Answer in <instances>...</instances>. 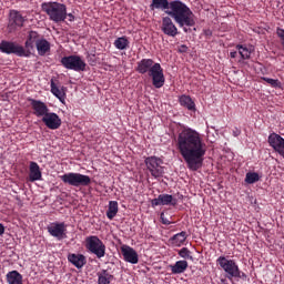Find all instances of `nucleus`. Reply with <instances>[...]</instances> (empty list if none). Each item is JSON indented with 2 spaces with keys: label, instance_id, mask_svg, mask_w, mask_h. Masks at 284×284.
<instances>
[{
  "label": "nucleus",
  "instance_id": "f257e3e1",
  "mask_svg": "<svg viewBox=\"0 0 284 284\" xmlns=\"http://www.w3.org/2000/svg\"><path fill=\"white\" fill-rule=\"evenodd\" d=\"M176 148L191 172H196L203 168L207 144L199 131L184 126L178 134Z\"/></svg>",
  "mask_w": 284,
  "mask_h": 284
},
{
  "label": "nucleus",
  "instance_id": "f03ea898",
  "mask_svg": "<svg viewBox=\"0 0 284 284\" xmlns=\"http://www.w3.org/2000/svg\"><path fill=\"white\" fill-rule=\"evenodd\" d=\"M165 12L171 19H174L175 23H178L179 28H182L183 32H192V28L196 26V16H194L192 9L181 0L171 1L169 10Z\"/></svg>",
  "mask_w": 284,
  "mask_h": 284
},
{
  "label": "nucleus",
  "instance_id": "7ed1b4c3",
  "mask_svg": "<svg viewBox=\"0 0 284 284\" xmlns=\"http://www.w3.org/2000/svg\"><path fill=\"white\" fill-rule=\"evenodd\" d=\"M135 70L139 74H149L152 79L153 88L161 89L165 85V74L161 63L154 62L152 59H142L138 62Z\"/></svg>",
  "mask_w": 284,
  "mask_h": 284
},
{
  "label": "nucleus",
  "instance_id": "20e7f679",
  "mask_svg": "<svg viewBox=\"0 0 284 284\" xmlns=\"http://www.w3.org/2000/svg\"><path fill=\"white\" fill-rule=\"evenodd\" d=\"M42 10L53 23H62L68 19V7L61 2H43Z\"/></svg>",
  "mask_w": 284,
  "mask_h": 284
},
{
  "label": "nucleus",
  "instance_id": "39448f33",
  "mask_svg": "<svg viewBox=\"0 0 284 284\" xmlns=\"http://www.w3.org/2000/svg\"><path fill=\"white\" fill-rule=\"evenodd\" d=\"M60 179L65 185H71L72 187H88L92 183V179L89 175L74 172L60 175Z\"/></svg>",
  "mask_w": 284,
  "mask_h": 284
},
{
  "label": "nucleus",
  "instance_id": "423d86ee",
  "mask_svg": "<svg viewBox=\"0 0 284 284\" xmlns=\"http://www.w3.org/2000/svg\"><path fill=\"white\" fill-rule=\"evenodd\" d=\"M216 264L223 270L225 277L232 281L235 276H239V264L235 260H230L225 256H220L216 260Z\"/></svg>",
  "mask_w": 284,
  "mask_h": 284
},
{
  "label": "nucleus",
  "instance_id": "0eeeda50",
  "mask_svg": "<svg viewBox=\"0 0 284 284\" xmlns=\"http://www.w3.org/2000/svg\"><path fill=\"white\" fill-rule=\"evenodd\" d=\"M144 163L153 179H163L165 168L163 166V160L161 158L148 156L145 158Z\"/></svg>",
  "mask_w": 284,
  "mask_h": 284
},
{
  "label": "nucleus",
  "instance_id": "6e6552de",
  "mask_svg": "<svg viewBox=\"0 0 284 284\" xmlns=\"http://www.w3.org/2000/svg\"><path fill=\"white\" fill-rule=\"evenodd\" d=\"M85 247L97 258H103L105 256V244L97 235H90L85 239Z\"/></svg>",
  "mask_w": 284,
  "mask_h": 284
},
{
  "label": "nucleus",
  "instance_id": "1a4fd4ad",
  "mask_svg": "<svg viewBox=\"0 0 284 284\" xmlns=\"http://www.w3.org/2000/svg\"><path fill=\"white\" fill-rule=\"evenodd\" d=\"M61 64L67 70H73L74 72H85V61L79 55H68L61 59Z\"/></svg>",
  "mask_w": 284,
  "mask_h": 284
},
{
  "label": "nucleus",
  "instance_id": "9d476101",
  "mask_svg": "<svg viewBox=\"0 0 284 284\" xmlns=\"http://www.w3.org/2000/svg\"><path fill=\"white\" fill-rule=\"evenodd\" d=\"M48 233L57 241L68 239V224L65 222H52L47 226Z\"/></svg>",
  "mask_w": 284,
  "mask_h": 284
},
{
  "label": "nucleus",
  "instance_id": "9b49d317",
  "mask_svg": "<svg viewBox=\"0 0 284 284\" xmlns=\"http://www.w3.org/2000/svg\"><path fill=\"white\" fill-rule=\"evenodd\" d=\"M0 52H3V54H16V57H28L23 47L16 42L6 40L0 42Z\"/></svg>",
  "mask_w": 284,
  "mask_h": 284
},
{
  "label": "nucleus",
  "instance_id": "f8f14e48",
  "mask_svg": "<svg viewBox=\"0 0 284 284\" xmlns=\"http://www.w3.org/2000/svg\"><path fill=\"white\" fill-rule=\"evenodd\" d=\"M24 23H26V17H23L21 11L11 10L9 12V24H8L9 32H17V30L23 28Z\"/></svg>",
  "mask_w": 284,
  "mask_h": 284
},
{
  "label": "nucleus",
  "instance_id": "ddd939ff",
  "mask_svg": "<svg viewBox=\"0 0 284 284\" xmlns=\"http://www.w3.org/2000/svg\"><path fill=\"white\" fill-rule=\"evenodd\" d=\"M28 101L33 110L34 116H38V119H43L50 112L48 104L44 102L32 98H28Z\"/></svg>",
  "mask_w": 284,
  "mask_h": 284
},
{
  "label": "nucleus",
  "instance_id": "4468645a",
  "mask_svg": "<svg viewBox=\"0 0 284 284\" xmlns=\"http://www.w3.org/2000/svg\"><path fill=\"white\" fill-rule=\"evenodd\" d=\"M42 123H44L49 130H59L61 128V118H59V114L49 111L42 118Z\"/></svg>",
  "mask_w": 284,
  "mask_h": 284
},
{
  "label": "nucleus",
  "instance_id": "2eb2a0df",
  "mask_svg": "<svg viewBox=\"0 0 284 284\" xmlns=\"http://www.w3.org/2000/svg\"><path fill=\"white\" fill-rule=\"evenodd\" d=\"M161 30L166 37H176V34H179V28H176V24H174L170 17L162 19Z\"/></svg>",
  "mask_w": 284,
  "mask_h": 284
},
{
  "label": "nucleus",
  "instance_id": "dca6fc26",
  "mask_svg": "<svg viewBox=\"0 0 284 284\" xmlns=\"http://www.w3.org/2000/svg\"><path fill=\"white\" fill-rule=\"evenodd\" d=\"M121 252L124 261L131 263V265H136L139 263V253L129 245H122Z\"/></svg>",
  "mask_w": 284,
  "mask_h": 284
},
{
  "label": "nucleus",
  "instance_id": "f3484780",
  "mask_svg": "<svg viewBox=\"0 0 284 284\" xmlns=\"http://www.w3.org/2000/svg\"><path fill=\"white\" fill-rule=\"evenodd\" d=\"M152 207L159 205H176V199L170 194H160L158 197L151 201Z\"/></svg>",
  "mask_w": 284,
  "mask_h": 284
},
{
  "label": "nucleus",
  "instance_id": "a211bd4d",
  "mask_svg": "<svg viewBox=\"0 0 284 284\" xmlns=\"http://www.w3.org/2000/svg\"><path fill=\"white\" fill-rule=\"evenodd\" d=\"M68 261L69 263H71V265H74L77 270H81L85 265V263H88L85 255L77 253H70L68 255Z\"/></svg>",
  "mask_w": 284,
  "mask_h": 284
},
{
  "label": "nucleus",
  "instance_id": "6ab92c4d",
  "mask_svg": "<svg viewBox=\"0 0 284 284\" xmlns=\"http://www.w3.org/2000/svg\"><path fill=\"white\" fill-rule=\"evenodd\" d=\"M42 173L41 168L37 162H30L29 164V181L34 183V181H41Z\"/></svg>",
  "mask_w": 284,
  "mask_h": 284
},
{
  "label": "nucleus",
  "instance_id": "aec40b11",
  "mask_svg": "<svg viewBox=\"0 0 284 284\" xmlns=\"http://www.w3.org/2000/svg\"><path fill=\"white\" fill-rule=\"evenodd\" d=\"M51 94H53V97L59 99L61 103L65 101V90H63V87L57 85V83H54V80L52 79H51Z\"/></svg>",
  "mask_w": 284,
  "mask_h": 284
},
{
  "label": "nucleus",
  "instance_id": "412c9836",
  "mask_svg": "<svg viewBox=\"0 0 284 284\" xmlns=\"http://www.w3.org/2000/svg\"><path fill=\"white\" fill-rule=\"evenodd\" d=\"M8 284H23V275L19 271H10L6 275Z\"/></svg>",
  "mask_w": 284,
  "mask_h": 284
},
{
  "label": "nucleus",
  "instance_id": "4be33fe9",
  "mask_svg": "<svg viewBox=\"0 0 284 284\" xmlns=\"http://www.w3.org/2000/svg\"><path fill=\"white\" fill-rule=\"evenodd\" d=\"M36 48L40 57H45V54L50 52V42H48V40H45L44 38H41L37 42Z\"/></svg>",
  "mask_w": 284,
  "mask_h": 284
},
{
  "label": "nucleus",
  "instance_id": "5701e85b",
  "mask_svg": "<svg viewBox=\"0 0 284 284\" xmlns=\"http://www.w3.org/2000/svg\"><path fill=\"white\" fill-rule=\"evenodd\" d=\"M179 101H180V105H182L183 108H186V110H190L191 112L196 111V104L194 103V101L190 95H181L179 98Z\"/></svg>",
  "mask_w": 284,
  "mask_h": 284
},
{
  "label": "nucleus",
  "instance_id": "b1692460",
  "mask_svg": "<svg viewBox=\"0 0 284 284\" xmlns=\"http://www.w3.org/2000/svg\"><path fill=\"white\" fill-rule=\"evenodd\" d=\"M172 274H183L187 270V261L181 260L170 265Z\"/></svg>",
  "mask_w": 284,
  "mask_h": 284
},
{
  "label": "nucleus",
  "instance_id": "393cba45",
  "mask_svg": "<svg viewBox=\"0 0 284 284\" xmlns=\"http://www.w3.org/2000/svg\"><path fill=\"white\" fill-rule=\"evenodd\" d=\"M186 240H187V233L185 231H182L171 237V243L175 247H181Z\"/></svg>",
  "mask_w": 284,
  "mask_h": 284
},
{
  "label": "nucleus",
  "instance_id": "a878e982",
  "mask_svg": "<svg viewBox=\"0 0 284 284\" xmlns=\"http://www.w3.org/2000/svg\"><path fill=\"white\" fill-rule=\"evenodd\" d=\"M97 275H98V284H110L112 283V278H114V276L110 274L106 270H102L98 272Z\"/></svg>",
  "mask_w": 284,
  "mask_h": 284
},
{
  "label": "nucleus",
  "instance_id": "bb28decb",
  "mask_svg": "<svg viewBox=\"0 0 284 284\" xmlns=\"http://www.w3.org/2000/svg\"><path fill=\"white\" fill-rule=\"evenodd\" d=\"M38 41H41V38H39V33L37 31H30L29 36H28V39L26 41V48L28 50L34 48V43L37 45Z\"/></svg>",
  "mask_w": 284,
  "mask_h": 284
},
{
  "label": "nucleus",
  "instance_id": "cd10ccee",
  "mask_svg": "<svg viewBox=\"0 0 284 284\" xmlns=\"http://www.w3.org/2000/svg\"><path fill=\"white\" fill-rule=\"evenodd\" d=\"M113 45L116 48V50H128V48H130V40H128V37L123 36L116 38L113 42Z\"/></svg>",
  "mask_w": 284,
  "mask_h": 284
},
{
  "label": "nucleus",
  "instance_id": "c85d7f7f",
  "mask_svg": "<svg viewBox=\"0 0 284 284\" xmlns=\"http://www.w3.org/2000/svg\"><path fill=\"white\" fill-rule=\"evenodd\" d=\"M116 214H119V202L110 201L109 202V209L106 211V217L110 221H112V219H114V216H116Z\"/></svg>",
  "mask_w": 284,
  "mask_h": 284
},
{
  "label": "nucleus",
  "instance_id": "c756f323",
  "mask_svg": "<svg viewBox=\"0 0 284 284\" xmlns=\"http://www.w3.org/2000/svg\"><path fill=\"white\" fill-rule=\"evenodd\" d=\"M261 181V175L256 172H247L245 175V183L248 185H254V183H258Z\"/></svg>",
  "mask_w": 284,
  "mask_h": 284
},
{
  "label": "nucleus",
  "instance_id": "7c9ffc66",
  "mask_svg": "<svg viewBox=\"0 0 284 284\" xmlns=\"http://www.w3.org/2000/svg\"><path fill=\"white\" fill-rule=\"evenodd\" d=\"M151 6L156 10H170V2L168 0H153Z\"/></svg>",
  "mask_w": 284,
  "mask_h": 284
},
{
  "label": "nucleus",
  "instance_id": "2f4dec72",
  "mask_svg": "<svg viewBox=\"0 0 284 284\" xmlns=\"http://www.w3.org/2000/svg\"><path fill=\"white\" fill-rule=\"evenodd\" d=\"M236 49L239 50V54L242 59H250V57H252V51L247 47L237 44Z\"/></svg>",
  "mask_w": 284,
  "mask_h": 284
},
{
  "label": "nucleus",
  "instance_id": "473e14b6",
  "mask_svg": "<svg viewBox=\"0 0 284 284\" xmlns=\"http://www.w3.org/2000/svg\"><path fill=\"white\" fill-rule=\"evenodd\" d=\"M179 256H181V258H184L185 261H192V252L189 251L187 247H182L180 251H179Z\"/></svg>",
  "mask_w": 284,
  "mask_h": 284
},
{
  "label": "nucleus",
  "instance_id": "72a5a7b5",
  "mask_svg": "<svg viewBox=\"0 0 284 284\" xmlns=\"http://www.w3.org/2000/svg\"><path fill=\"white\" fill-rule=\"evenodd\" d=\"M262 81H265L271 88H281V81L278 79H272V78H262Z\"/></svg>",
  "mask_w": 284,
  "mask_h": 284
},
{
  "label": "nucleus",
  "instance_id": "f704fd0d",
  "mask_svg": "<svg viewBox=\"0 0 284 284\" xmlns=\"http://www.w3.org/2000/svg\"><path fill=\"white\" fill-rule=\"evenodd\" d=\"M160 219L163 225H172V222L170 220H168V217H165V213H161L160 214Z\"/></svg>",
  "mask_w": 284,
  "mask_h": 284
},
{
  "label": "nucleus",
  "instance_id": "c9c22d12",
  "mask_svg": "<svg viewBox=\"0 0 284 284\" xmlns=\"http://www.w3.org/2000/svg\"><path fill=\"white\" fill-rule=\"evenodd\" d=\"M234 278H242V281H247V274L243 273V271L239 268V275H235Z\"/></svg>",
  "mask_w": 284,
  "mask_h": 284
},
{
  "label": "nucleus",
  "instance_id": "e433bc0d",
  "mask_svg": "<svg viewBox=\"0 0 284 284\" xmlns=\"http://www.w3.org/2000/svg\"><path fill=\"white\" fill-rule=\"evenodd\" d=\"M179 52H187V45H185V44H181L180 45V49H179Z\"/></svg>",
  "mask_w": 284,
  "mask_h": 284
},
{
  "label": "nucleus",
  "instance_id": "4c0bfd02",
  "mask_svg": "<svg viewBox=\"0 0 284 284\" xmlns=\"http://www.w3.org/2000/svg\"><path fill=\"white\" fill-rule=\"evenodd\" d=\"M237 54H239V53H237L236 51H231V52H230L231 59H236Z\"/></svg>",
  "mask_w": 284,
  "mask_h": 284
},
{
  "label": "nucleus",
  "instance_id": "58836bf2",
  "mask_svg": "<svg viewBox=\"0 0 284 284\" xmlns=\"http://www.w3.org/2000/svg\"><path fill=\"white\" fill-rule=\"evenodd\" d=\"M4 232H6V226H3V224L0 223V236H2Z\"/></svg>",
  "mask_w": 284,
  "mask_h": 284
},
{
  "label": "nucleus",
  "instance_id": "ea45409f",
  "mask_svg": "<svg viewBox=\"0 0 284 284\" xmlns=\"http://www.w3.org/2000/svg\"><path fill=\"white\" fill-rule=\"evenodd\" d=\"M240 135H241V130L235 129V130L233 131V136H240Z\"/></svg>",
  "mask_w": 284,
  "mask_h": 284
},
{
  "label": "nucleus",
  "instance_id": "a19ab883",
  "mask_svg": "<svg viewBox=\"0 0 284 284\" xmlns=\"http://www.w3.org/2000/svg\"><path fill=\"white\" fill-rule=\"evenodd\" d=\"M67 17L69 18V21H70V22L74 21V14H72V13H67Z\"/></svg>",
  "mask_w": 284,
  "mask_h": 284
}]
</instances>
